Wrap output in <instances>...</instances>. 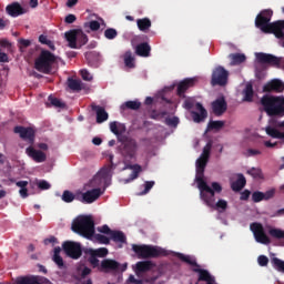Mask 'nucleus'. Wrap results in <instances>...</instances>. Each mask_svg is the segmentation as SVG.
<instances>
[{"label": "nucleus", "mask_w": 284, "mask_h": 284, "mask_svg": "<svg viewBox=\"0 0 284 284\" xmlns=\"http://www.w3.org/2000/svg\"><path fill=\"white\" fill-rule=\"evenodd\" d=\"M274 14V11L270 9L262 10L255 19V26L264 32V34H274L275 37H284L283 30H284V20H278L273 23L272 17Z\"/></svg>", "instance_id": "obj_1"}, {"label": "nucleus", "mask_w": 284, "mask_h": 284, "mask_svg": "<svg viewBox=\"0 0 284 284\" xmlns=\"http://www.w3.org/2000/svg\"><path fill=\"white\" fill-rule=\"evenodd\" d=\"M64 65L65 61L45 49H43L34 60V68L38 72H52L59 70V68H63Z\"/></svg>", "instance_id": "obj_2"}, {"label": "nucleus", "mask_w": 284, "mask_h": 284, "mask_svg": "<svg viewBox=\"0 0 284 284\" xmlns=\"http://www.w3.org/2000/svg\"><path fill=\"white\" fill-rule=\"evenodd\" d=\"M261 103L268 116H284V97L263 95Z\"/></svg>", "instance_id": "obj_3"}, {"label": "nucleus", "mask_w": 284, "mask_h": 284, "mask_svg": "<svg viewBox=\"0 0 284 284\" xmlns=\"http://www.w3.org/2000/svg\"><path fill=\"white\" fill-rule=\"evenodd\" d=\"M178 258L187 265H191L192 272L199 274L197 281H204L206 284H214L216 283V277L210 274V271L205 268H201V265L196 262V258H193L190 255H185L183 253L176 254Z\"/></svg>", "instance_id": "obj_4"}, {"label": "nucleus", "mask_w": 284, "mask_h": 284, "mask_svg": "<svg viewBox=\"0 0 284 284\" xmlns=\"http://www.w3.org/2000/svg\"><path fill=\"white\" fill-rule=\"evenodd\" d=\"M71 230L84 239H92L94 236V220L88 215L79 216L72 222Z\"/></svg>", "instance_id": "obj_5"}, {"label": "nucleus", "mask_w": 284, "mask_h": 284, "mask_svg": "<svg viewBox=\"0 0 284 284\" xmlns=\"http://www.w3.org/2000/svg\"><path fill=\"white\" fill-rule=\"evenodd\" d=\"M133 252L138 255V258H159V256H166L168 251L159 246L152 245H132Z\"/></svg>", "instance_id": "obj_6"}, {"label": "nucleus", "mask_w": 284, "mask_h": 284, "mask_svg": "<svg viewBox=\"0 0 284 284\" xmlns=\"http://www.w3.org/2000/svg\"><path fill=\"white\" fill-rule=\"evenodd\" d=\"M255 61L263 68H277L278 70H284L283 57H276L272 53L257 52L255 53Z\"/></svg>", "instance_id": "obj_7"}, {"label": "nucleus", "mask_w": 284, "mask_h": 284, "mask_svg": "<svg viewBox=\"0 0 284 284\" xmlns=\"http://www.w3.org/2000/svg\"><path fill=\"white\" fill-rule=\"evenodd\" d=\"M223 192V186L219 182H212L211 186L205 184L200 189V199L205 203V205H214L216 194Z\"/></svg>", "instance_id": "obj_8"}, {"label": "nucleus", "mask_w": 284, "mask_h": 284, "mask_svg": "<svg viewBox=\"0 0 284 284\" xmlns=\"http://www.w3.org/2000/svg\"><path fill=\"white\" fill-rule=\"evenodd\" d=\"M121 141L122 146L120 152L124 159V163H129L132 159H136V152H139V143L134 138L124 136Z\"/></svg>", "instance_id": "obj_9"}, {"label": "nucleus", "mask_w": 284, "mask_h": 284, "mask_svg": "<svg viewBox=\"0 0 284 284\" xmlns=\"http://www.w3.org/2000/svg\"><path fill=\"white\" fill-rule=\"evenodd\" d=\"M69 45L73 49L83 48L88 43V34L81 29H72L64 34Z\"/></svg>", "instance_id": "obj_10"}, {"label": "nucleus", "mask_w": 284, "mask_h": 284, "mask_svg": "<svg viewBox=\"0 0 284 284\" xmlns=\"http://www.w3.org/2000/svg\"><path fill=\"white\" fill-rule=\"evenodd\" d=\"M125 270H128V264L121 265L112 258L102 260L99 266V272H103V274H116V272H125Z\"/></svg>", "instance_id": "obj_11"}, {"label": "nucleus", "mask_w": 284, "mask_h": 284, "mask_svg": "<svg viewBox=\"0 0 284 284\" xmlns=\"http://www.w3.org/2000/svg\"><path fill=\"white\" fill-rule=\"evenodd\" d=\"M250 230L253 232L254 239L257 243H261L262 245H270V243H272V240H270L267 234H265L263 224L254 222L250 225Z\"/></svg>", "instance_id": "obj_12"}, {"label": "nucleus", "mask_w": 284, "mask_h": 284, "mask_svg": "<svg viewBox=\"0 0 284 284\" xmlns=\"http://www.w3.org/2000/svg\"><path fill=\"white\" fill-rule=\"evenodd\" d=\"M62 248L64 254L69 256L70 258H81L83 251L81 248V243L72 242V241H65L62 244Z\"/></svg>", "instance_id": "obj_13"}, {"label": "nucleus", "mask_w": 284, "mask_h": 284, "mask_svg": "<svg viewBox=\"0 0 284 284\" xmlns=\"http://www.w3.org/2000/svg\"><path fill=\"white\" fill-rule=\"evenodd\" d=\"M103 193L101 189H92L84 193L78 192L75 193V201H80V203H94Z\"/></svg>", "instance_id": "obj_14"}, {"label": "nucleus", "mask_w": 284, "mask_h": 284, "mask_svg": "<svg viewBox=\"0 0 284 284\" xmlns=\"http://www.w3.org/2000/svg\"><path fill=\"white\" fill-rule=\"evenodd\" d=\"M14 134H19L20 139L23 141H28L30 145H34V139H36V132L32 128H26V126H14L13 129Z\"/></svg>", "instance_id": "obj_15"}, {"label": "nucleus", "mask_w": 284, "mask_h": 284, "mask_svg": "<svg viewBox=\"0 0 284 284\" xmlns=\"http://www.w3.org/2000/svg\"><path fill=\"white\" fill-rule=\"evenodd\" d=\"M26 154L36 163H45L48 155L41 150H36L32 144L26 149Z\"/></svg>", "instance_id": "obj_16"}, {"label": "nucleus", "mask_w": 284, "mask_h": 284, "mask_svg": "<svg viewBox=\"0 0 284 284\" xmlns=\"http://www.w3.org/2000/svg\"><path fill=\"white\" fill-rule=\"evenodd\" d=\"M211 108L215 116H223V114L227 112V102L225 101L224 97L217 98L215 101L212 102Z\"/></svg>", "instance_id": "obj_17"}, {"label": "nucleus", "mask_w": 284, "mask_h": 284, "mask_svg": "<svg viewBox=\"0 0 284 284\" xmlns=\"http://www.w3.org/2000/svg\"><path fill=\"white\" fill-rule=\"evenodd\" d=\"M195 109L200 113L196 111H192L191 116H192L194 123H202V121H205V119H207V110H205V106H203V104H201V102H197L195 104Z\"/></svg>", "instance_id": "obj_18"}, {"label": "nucleus", "mask_w": 284, "mask_h": 284, "mask_svg": "<svg viewBox=\"0 0 284 284\" xmlns=\"http://www.w3.org/2000/svg\"><path fill=\"white\" fill-rule=\"evenodd\" d=\"M227 59L230 61L229 65L234 68L236 65H243L247 61V55L245 53H231L227 55Z\"/></svg>", "instance_id": "obj_19"}, {"label": "nucleus", "mask_w": 284, "mask_h": 284, "mask_svg": "<svg viewBox=\"0 0 284 284\" xmlns=\"http://www.w3.org/2000/svg\"><path fill=\"white\" fill-rule=\"evenodd\" d=\"M229 72H213L211 83L212 85H227Z\"/></svg>", "instance_id": "obj_20"}, {"label": "nucleus", "mask_w": 284, "mask_h": 284, "mask_svg": "<svg viewBox=\"0 0 284 284\" xmlns=\"http://www.w3.org/2000/svg\"><path fill=\"white\" fill-rule=\"evenodd\" d=\"M284 83L281 80H272L263 87V92H283Z\"/></svg>", "instance_id": "obj_21"}, {"label": "nucleus", "mask_w": 284, "mask_h": 284, "mask_svg": "<svg viewBox=\"0 0 284 284\" xmlns=\"http://www.w3.org/2000/svg\"><path fill=\"white\" fill-rule=\"evenodd\" d=\"M277 126H280L282 130H284V120L282 122L277 123ZM265 132L268 136H272V139H282L284 140V131L281 132L278 129H275L274 126H266Z\"/></svg>", "instance_id": "obj_22"}, {"label": "nucleus", "mask_w": 284, "mask_h": 284, "mask_svg": "<svg viewBox=\"0 0 284 284\" xmlns=\"http://www.w3.org/2000/svg\"><path fill=\"white\" fill-rule=\"evenodd\" d=\"M6 11L10 17H21V14H26V9H23L19 2L7 6Z\"/></svg>", "instance_id": "obj_23"}, {"label": "nucleus", "mask_w": 284, "mask_h": 284, "mask_svg": "<svg viewBox=\"0 0 284 284\" xmlns=\"http://www.w3.org/2000/svg\"><path fill=\"white\" fill-rule=\"evenodd\" d=\"M91 110L97 114V123H105V121H108L110 115L108 111H105V108L92 104Z\"/></svg>", "instance_id": "obj_24"}, {"label": "nucleus", "mask_w": 284, "mask_h": 284, "mask_svg": "<svg viewBox=\"0 0 284 284\" xmlns=\"http://www.w3.org/2000/svg\"><path fill=\"white\" fill-rule=\"evenodd\" d=\"M192 85H194V79H185L184 81L180 82L178 85V95L185 99V92H187Z\"/></svg>", "instance_id": "obj_25"}, {"label": "nucleus", "mask_w": 284, "mask_h": 284, "mask_svg": "<svg viewBox=\"0 0 284 284\" xmlns=\"http://www.w3.org/2000/svg\"><path fill=\"white\" fill-rule=\"evenodd\" d=\"M245 185H247V180H245V175H243V173H239L237 180L231 183V190H233V192H241V190H243Z\"/></svg>", "instance_id": "obj_26"}, {"label": "nucleus", "mask_w": 284, "mask_h": 284, "mask_svg": "<svg viewBox=\"0 0 284 284\" xmlns=\"http://www.w3.org/2000/svg\"><path fill=\"white\" fill-rule=\"evenodd\" d=\"M150 52H152V47H150L148 42L139 43L135 48V54H138V57L148 58L150 57Z\"/></svg>", "instance_id": "obj_27"}, {"label": "nucleus", "mask_w": 284, "mask_h": 284, "mask_svg": "<svg viewBox=\"0 0 284 284\" xmlns=\"http://www.w3.org/2000/svg\"><path fill=\"white\" fill-rule=\"evenodd\" d=\"M125 124L119 123L116 121L110 123V131L115 134V136H121V134H125L126 132Z\"/></svg>", "instance_id": "obj_28"}, {"label": "nucleus", "mask_w": 284, "mask_h": 284, "mask_svg": "<svg viewBox=\"0 0 284 284\" xmlns=\"http://www.w3.org/2000/svg\"><path fill=\"white\" fill-rule=\"evenodd\" d=\"M242 94L243 101L246 103H252L254 101V87H252V83H246Z\"/></svg>", "instance_id": "obj_29"}, {"label": "nucleus", "mask_w": 284, "mask_h": 284, "mask_svg": "<svg viewBox=\"0 0 284 284\" xmlns=\"http://www.w3.org/2000/svg\"><path fill=\"white\" fill-rule=\"evenodd\" d=\"M152 262L150 261H142L138 262L135 264V274L139 276L140 274H143V272H150L152 270Z\"/></svg>", "instance_id": "obj_30"}, {"label": "nucleus", "mask_w": 284, "mask_h": 284, "mask_svg": "<svg viewBox=\"0 0 284 284\" xmlns=\"http://www.w3.org/2000/svg\"><path fill=\"white\" fill-rule=\"evenodd\" d=\"M136 26L140 32H148L152 28V20L150 18L138 19Z\"/></svg>", "instance_id": "obj_31"}, {"label": "nucleus", "mask_w": 284, "mask_h": 284, "mask_svg": "<svg viewBox=\"0 0 284 284\" xmlns=\"http://www.w3.org/2000/svg\"><path fill=\"white\" fill-rule=\"evenodd\" d=\"M110 239L114 243H128V237L125 236V233H123V231H112Z\"/></svg>", "instance_id": "obj_32"}, {"label": "nucleus", "mask_w": 284, "mask_h": 284, "mask_svg": "<svg viewBox=\"0 0 284 284\" xmlns=\"http://www.w3.org/2000/svg\"><path fill=\"white\" fill-rule=\"evenodd\" d=\"M67 85L69 90H72V92H81L83 88L81 87V80H77L73 78H68Z\"/></svg>", "instance_id": "obj_33"}, {"label": "nucleus", "mask_w": 284, "mask_h": 284, "mask_svg": "<svg viewBox=\"0 0 284 284\" xmlns=\"http://www.w3.org/2000/svg\"><path fill=\"white\" fill-rule=\"evenodd\" d=\"M204 176L205 170L196 169L195 182L197 183L199 190L207 185V182H205Z\"/></svg>", "instance_id": "obj_34"}, {"label": "nucleus", "mask_w": 284, "mask_h": 284, "mask_svg": "<svg viewBox=\"0 0 284 284\" xmlns=\"http://www.w3.org/2000/svg\"><path fill=\"white\" fill-rule=\"evenodd\" d=\"M121 110H141V102L139 100L126 101L121 104Z\"/></svg>", "instance_id": "obj_35"}, {"label": "nucleus", "mask_w": 284, "mask_h": 284, "mask_svg": "<svg viewBox=\"0 0 284 284\" xmlns=\"http://www.w3.org/2000/svg\"><path fill=\"white\" fill-rule=\"evenodd\" d=\"M207 207H212V210H216L217 212L222 213L227 210V201L220 199L216 203L213 202V205H207Z\"/></svg>", "instance_id": "obj_36"}, {"label": "nucleus", "mask_w": 284, "mask_h": 284, "mask_svg": "<svg viewBox=\"0 0 284 284\" xmlns=\"http://www.w3.org/2000/svg\"><path fill=\"white\" fill-rule=\"evenodd\" d=\"M272 267L276 270V272H280L281 274H284V261L278 257L271 258Z\"/></svg>", "instance_id": "obj_37"}, {"label": "nucleus", "mask_w": 284, "mask_h": 284, "mask_svg": "<svg viewBox=\"0 0 284 284\" xmlns=\"http://www.w3.org/2000/svg\"><path fill=\"white\" fill-rule=\"evenodd\" d=\"M112 174V166L102 168L98 173V179H102L105 181V179H110Z\"/></svg>", "instance_id": "obj_38"}, {"label": "nucleus", "mask_w": 284, "mask_h": 284, "mask_svg": "<svg viewBox=\"0 0 284 284\" xmlns=\"http://www.w3.org/2000/svg\"><path fill=\"white\" fill-rule=\"evenodd\" d=\"M142 170L143 169L141 165L138 164L136 168L133 169V172L130 174L129 179L124 180V183H131V181L139 179V174H141Z\"/></svg>", "instance_id": "obj_39"}, {"label": "nucleus", "mask_w": 284, "mask_h": 284, "mask_svg": "<svg viewBox=\"0 0 284 284\" xmlns=\"http://www.w3.org/2000/svg\"><path fill=\"white\" fill-rule=\"evenodd\" d=\"M89 252L93 253V256H98L99 258H105L108 256L109 251L106 247H100L97 250H89Z\"/></svg>", "instance_id": "obj_40"}, {"label": "nucleus", "mask_w": 284, "mask_h": 284, "mask_svg": "<svg viewBox=\"0 0 284 284\" xmlns=\"http://www.w3.org/2000/svg\"><path fill=\"white\" fill-rule=\"evenodd\" d=\"M211 152H212V141L207 142L206 145L203 148V151L200 158L206 159V161H210Z\"/></svg>", "instance_id": "obj_41"}, {"label": "nucleus", "mask_w": 284, "mask_h": 284, "mask_svg": "<svg viewBox=\"0 0 284 284\" xmlns=\"http://www.w3.org/2000/svg\"><path fill=\"white\" fill-rule=\"evenodd\" d=\"M124 64L126 68H134V57H132V52L126 51L124 53Z\"/></svg>", "instance_id": "obj_42"}, {"label": "nucleus", "mask_w": 284, "mask_h": 284, "mask_svg": "<svg viewBox=\"0 0 284 284\" xmlns=\"http://www.w3.org/2000/svg\"><path fill=\"white\" fill-rule=\"evenodd\" d=\"M225 125V122L217 120V121H210L207 124V130H221Z\"/></svg>", "instance_id": "obj_43"}, {"label": "nucleus", "mask_w": 284, "mask_h": 284, "mask_svg": "<svg viewBox=\"0 0 284 284\" xmlns=\"http://www.w3.org/2000/svg\"><path fill=\"white\" fill-rule=\"evenodd\" d=\"M17 284H41V282L37 277H21Z\"/></svg>", "instance_id": "obj_44"}, {"label": "nucleus", "mask_w": 284, "mask_h": 284, "mask_svg": "<svg viewBox=\"0 0 284 284\" xmlns=\"http://www.w3.org/2000/svg\"><path fill=\"white\" fill-rule=\"evenodd\" d=\"M18 45L20 52H26V48H30V45H32V41L21 38L18 40Z\"/></svg>", "instance_id": "obj_45"}, {"label": "nucleus", "mask_w": 284, "mask_h": 284, "mask_svg": "<svg viewBox=\"0 0 284 284\" xmlns=\"http://www.w3.org/2000/svg\"><path fill=\"white\" fill-rule=\"evenodd\" d=\"M74 199H77V194L70 192V191H64L62 194V201H64V203H72V201H74Z\"/></svg>", "instance_id": "obj_46"}, {"label": "nucleus", "mask_w": 284, "mask_h": 284, "mask_svg": "<svg viewBox=\"0 0 284 284\" xmlns=\"http://www.w3.org/2000/svg\"><path fill=\"white\" fill-rule=\"evenodd\" d=\"M118 36L119 32L114 28H109L104 31L105 39H109L110 41H112V39H116Z\"/></svg>", "instance_id": "obj_47"}, {"label": "nucleus", "mask_w": 284, "mask_h": 284, "mask_svg": "<svg viewBox=\"0 0 284 284\" xmlns=\"http://www.w3.org/2000/svg\"><path fill=\"white\" fill-rule=\"evenodd\" d=\"M210 162V160H206L205 158H199L195 162V168L196 170H205V168H207V163Z\"/></svg>", "instance_id": "obj_48"}, {"label": "nucleus", "mask_w": 284, "mask_h": 284, "mask_svg": "<svg viewBox=\"0 0 284 284\" xmlns=\"http://www.w3.org/2000/svg\"><path fill=\"white\" fill-rule=\"evenodd\" d=\"M247 174L253 176V179H263V171L261 169L252 168L247 171Z\"/></svg>", "instance_id": "obj_49"}, {"label": "nucleus", "mask_w": 284, "mask_h": 284, "mask_svg": "<svg viewBox=\"0 0 284 284\" xmlns=\"http://www.w3.org/2000/svg\"><path fill=\"white\" fill-rule=\"evenodd\" d=\"M95 241L100 243L101 245H110V237L103 235V234H95L94 235Z\"/></svg>", "instance_id": "obj_50"}, {"label": "nucleus", "mask_w": 284, "mask_h": 284, "mask_svg": "<svg viewBox=\"0 0 284 284\" xmlns=\"http://www.w3.org/2000/svg\"><path fill=\"white\" fill-rule=\"evenodd\" d=\"M49 102L51 103V105H53V108H65V103L61 102V100H59V98H54V97L50 95Z\"/></svg>", "instance_id": "obj_51"}, {"label": "nucleus", "mask_w": 284, "mask_h": 284, "mask_svg": "<svg viewBox=\"0 0 284 284\" xmlns=\"http://www.w3.org/2000/svg\"><path fill=\"white\" fill-rule=\"evenodd\" d=\"M90 257H89V263L92 265V267H101V264L99 263V258H97L98 256L94 255L93 252L89 251Z\"/></svg>", "instance_id": "obj_52"}, {"label": "nucleus", "mask_w": 284, "mask_h": 284, "mask_svg": "<svg viewBox=\"0 0 284 284\" xmlns=\"http://www.w3.org/2000/svg\"><path fill=\"white\" fill-rule=\"evenodd\" d=\"M84 27L90 28V30H92V32H97V30H99L101 28V23H99V21H97V20H92L89 23H85Z\"/></svg>", "instance_id": "obj_53"}, {"label": "nucleus", "mask_w": 284, "mask_h": 284, "mask_svg": "<svg viewBox=\"0 0 284 284\" xmlns=\"http://www.w3.org/2000/svg\"><path fill=\"white\" fill-rule=\"evenodd\" d=\"M263 196H264L263 192H261V191L253 192V194H252L253 203H261V201H264Z\"/></svg>", "instance_id": "obj_54"}, {"label": "nucleus", "mask_w": 284, "mask_h": 284, "mask_svg": "<svg viewBox=\"0 0 284 284\" xmlns=\"http://www.w3.org/2000/svg\"><path fill=\"white\" fill-rule=\"evenodd\" d=\"M257 263L260 267H267L268 263H270V258H267V256L265 255H260L257 257Z\"/></svg>", "instance_id": "obj_55"}, {"label": "nucleus", "mask_w": 284, "mask_h": 284, "mask_svg": "<svg viewBox=\"0 0 284 284\" xmlns=\"http://www.w3.org/2000/svg\"><path fill=\"white\" fill-rule=\"evenodd\" d=\"M53 262L55 265H58L59 270H63L65 267V264L63 263V257L61 255H53Z\"/></svg>", "instance_id": "obj_56"}, {"label": "nucleus", "mask_w": 284, "mask_h": 284, "mask_svg": "<svg viewBox=\"0 0 284 284\" xmlns=\"http://www.w3.org/2000/svg\"><path fill=\"white\" fill-rule=\"evenodd\" d=\"M98 232H100L101 234H106L108 236H110L112 234V229H110V226H108V224H104L100 227H98Z\"/></svg>", "instance_id": "obj_57"}, {"label": "nucleus", "mask_w": 284, "mask_h": 284, "mask_svg": "<svg viewBox=\"0 0 284 284\" xmlns=\"http://www.w3.org/2000/svg\"><path fill=\"white\" fill-rule=\"evenodd\" d=\"M165 123H166V125H171V128H176V125H179V118H176V116L166 118Z\"/></svg>", "instance_id": "obj_58"}, {"label": "nucleus", "mask_w": 284, "mask_h": 284, "mask_svg": "<svg viewBox=\"0 0 284 284\" xmlns=\"http://www.w3.org/2000/svg\"><path fill=\"white\" fill-rule=\"evenodd\" d=\"M153 187H154V181H146L144 183V190L141 192V195L148 194V192H150V190H152Z\"/></svg>", "instance_id": "obj_59"}, {"label": "nucleus", "mask_w": 284, "mask_h": 284, "mask_svg": "<svg viewBox=\"0 0 284 284\" xmlns=\"http://www.w3.org/2000/svg\"><path fill=\"white\" fill-rule=\"evenodd\" d=\"M183 108L185 110H192V108H194V99H192V98L185 99L184 103H183Z\"/></svg>", "instance_id": "obj_60"}, {"label": "nucleus", "mask_w": 284, "mask_h": 284, "mask_svg": "<svg viewBox=\"0 0 284 284\" xmlns=\"http://www.w3.org/2000/svg\"><path fill=\"white\" fill-rule=\"evenodd\" d=\"M38 187L39 190H50V187H52V185H50V183L45 180H42L38 183Z\"/></svg>", "instance_id": "obj_61"}, {"label": "nucleus", "mask_w": 284, "mask_h": 284, "mask_svg": "<svg viewBox=\"0 0 284 284\" xmlns=\"http://www.w3.org/2000/svg\"><path fill=\"white\" fill-rule=\"evenodd\" d=\"M261 154V150L256 149H247L245 152V156H258Z\"/></svg>", "instance_id": "obj_62"}, {"label": "nucleus", "mask_w": 284, "mask_h": 284, "mask_svg": "<svg viewBox=\"0 0 284 284\" xmlns=\"http://www.w3.org/2000/svg\"><path fill=\"white\" fill-rule=\"evenodd\" d=\"M274 194H275L274 189L266 191L265 193H263L264 201H270V199H274Z\"/></svg>", "instance_id": "obj_63"}, {"label": "nucleus", "mask_w": 284, "mask_h": 284, "mask_svg": "<svg viewBox=\"0 0 284 284\" xmlns=\"http://www.w3.org/2000/svg\"><path fill=\"white\" fill-rule=\"evenodd\" d=\"M74 21H77V16L69 13L65 18H64V23H74Z\"/></svg>", "instance_id": "obj_64"}]
</instances>
